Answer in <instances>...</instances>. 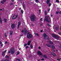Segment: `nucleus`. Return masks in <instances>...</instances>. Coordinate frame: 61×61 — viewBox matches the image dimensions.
I'll return each instance as SVG.
<instances>
[{
  "label": "nucleus",
  "mask_w": 61,
  "mask_h": 61,
  "mask_svg": "<svg viewBox=\"0 0 61 61\" xmlns=\"http://www.w3.org/2000/svg\"><path fill=\"white\" fill-rule=\"evenodd\" d=\"M47 25L48 26H50V27H51V25H49V24L48 23H47Z\"/></svg>",
  "instance_id": "dca6fc26"
},
{
  "label": "nucleus",
  "mask_w": 61,
  "mask_h": 61,
  "mask_svg": "<svg viewBox=\"0 0 61 61\" xmlns=\"http://www.w3.org/2000/svg\"><path fill=\"white\" fill-rule=\"evenodd\" d=\"M59 14H61V11L59 12Z\"/></svg>",
  "instance_id": "3c124183"
},
{
  "label": "nucleus",
  "mask_w": 61,
  "mask_h": 61,
  "mask_svg": "<svg viewBox=\"0 0 61 61\" xmlns=\"http://www.w3.org/2000/svg\"><path fill=\"white\" fill-rule=\"evenodd\" d=\"M30 44H31V41H29L28 42L27 44V45L28 46H30Z\"/></svg>",
  "instance_id": "1a4fd4ad"
},
{
  "label": "nucleus",
  "mask_w": 61,
  "mask_h": 61,
  "mask_svg": "<svg viewBox=\"0 0 61 61\" xmlns=\"http://www.w3.org/2000/svg\"><path fill=\"white\" fill-rule=\"evenodd\" d=\"M60 59H61V58H60V59H57V60H58L59 61H60Z\"/></svg>",
  "instance_id": "7c9ffc66"
},
{
  "label": "nucleus",
  "mask_w": 61,
  "mask_h": 61,
  "mask_svg": "<svg viewBox=\"0 0 61 61\" xmlns=\"http://www.w3.org/2000/svg\"><path fill=\"white\" fill-rule=\"evenodd\" d=\"M4 61H9V60H5Z\"/></svg>",
  "instance_id": "a19ab883"
},
{
  "label": "nucleus",
  "mask_w": 61,
  "mask_h": 61,
  "mask_svg": "<svg viewBox=\"0 0 61 61\" xmlns=\"http://www.w3.org/2000/svg\"><path fill=\"white\" fill-rule=\"evenodd\" d=\"M18 61H20V59H18Z\"/></svg>",
  "instance_id": "69168bd1"
},
{
  "label": "nucleus",
  "mask_w": 61,
  "mask_h": 61,
  "mask_svg": "<svg viewBox=\"0 0 61 61\" xmlns=\"http://www.w3.org/2000/svg\"><path fill=\"white\" fill-rule=\"evenodd\" d=\"M3 9H1L0 10V11H3Z\"/></svg>",
  "instance_id": "603ef678"
},
{
  "label": "nucleus",
  "mask_w": 61,
  "mask_h": 61,
  "mask_svg": "<svg viewBox=\"0 0 61 61\" xmlns=\"http://www.w3.org/2000/svg\"><path fill=\"white\" fill-rule=\"evenodd\" d=\"M13 3H10L11 5H13Z\"/></svg>",
  "instance_id": "864d4df0"
},
{
  "label": "nucleus",
  "mask_w": 61,
  "mask_h": 61,
  "mask_svg": "<svg viewBox=\"0 0 61 61\" xmlns=\"http://www.w3.org/2000/svg\"><path fill=\"white\" fill-rule=\"evenodd\" d=\"M18 59H17L15 60L16 61H17V60H18Z\"/></svg>",
  "instance_id": "052dcab7"
},
{
  "label": "nucleus",
  "mask_w": 61,
  "mask_h": 61,
  "mask_svg": "<svg viewBox=\"0 0 61 61\" xmlns=\"http://www.w3.org/2000/svg\"><path fill=\"white\" fill-rule=\"evenodd\" d=\"M49 43H50V44H51V45H53V42L52 41H49Z\"/></svg>",
  "instance_id": "f8f14e48"
},
{
  "label": "nucleus",
  "mask_w": 61,
  "mask_h": 61,
  "mask_svg": "<svg viewBox=\"0 0 61 61\" xmlns=\"http://www.w3.org/2000/svg\"><path fill=\"white\" fill-rule=\"evenodd\" d=\"M39 11L40 13H41V10H39Z\"/></svg>",
  "instance_id": "49530a36"
},
{
  "label": "nucleus",
  "mask_w": 61,
  "mask_h": 61,
  "mask_svg": "<svg viewBox=\"0 0 61 61\" xmlns=\"http://www.w3.org/2000/svg\"><path fill=\"white\" fill-rule=\"evenodd\" d=\"M55 29L56 30H58V27H56L55 28Z\"/></svg>",
  "instance_id": "6ab92c4d"
},
{
  "label": "nucleus",
  "mask_w": 61,
  "mask_h": 61,
  "mask_svg": "<svg viewBox=\"0 0 61 61\" xmlns=\"http://www.w3.org/2000/svg\"><path fill=\"white\" fill-rule=\"evenodd\" d=\"M51 3H50L49 5V6L50 7V6H51Z\"/></svg>",
  "instance_id": "72a5a7b5"
},
{
  "label": "nucleus",
  "mask_w": 61,
  "mask_h": 61,
  "mask_svg": "<svg viewBox=\"0 0 61 61\" xmlns=\"http://www.w3.org/2000/svg\"><path fill=\"white\" fill-rule=\"evenodd\" d=\"M5 43L6 44H7V41H5Z\"/></svg>",
  "instance_id": "a18cd8bd"
},
{
  "label": "nucleus",
  "mask_w": 61,
  "mask_h": 61,
  "mask_svg": "<svg viewBox=\"0 0 61 61\" xmlns=\"http://www.w3.org/2000/svg\"><path fill=\"white\" fill-rule=\"evenodd\" d=\"M22 33H24V30H22Z\"/></svg>",
  "instance_id": "79ce46f5"
},
{
  "label": "nucleus",
  "mask_w": 61,
  "mask_h": 61,
  "mask_svg": "<svg viewBox=\"0 0 61 61\" xmlns=\"http://www.w3.org/2000/svg\"><path fill=\"white\" fill-rule=\"evenodd\" d=\"M24 33L25 34V33H26V30L25 31H24Z\"/></svg>",
  "instance_id": "58836bf2"
},
{
  "label": "nucleus",
  "mask_w": 61,
  "mask_h": 61,
  "mask_svg": "<svg viewBox=\"0 0 61 61\" xmlns=\"http://www.w3.org/2000/svg\"><path fill=\"white\" fill-rule=\"evenodd\" d=\"M10 52H11V51H9L8 52V53H10Z\"/></svg>",
  "instance_id": "8fccbe9b"
},
{
  "label": "nucleus",
  "mask_w": 61,
  "mask_h": 61,
  "mask_svg": "<svg viewBox=\"0 0 61 61\" xmlns=\"http://www.w3.org/2000/svg\"><path fill=\"white\" fill-rule=\"evenodd\" d=\"M45 15H47V11L46 10L45 11Z\"/></svg>",
  "instance_id": "a211bd4d"
},
{
  "label": "nucleus",
  "mask_w": 61,
  "mask_h": 61,
  "mask_svg": "<svg viewBox=\"0 0 61 61\" xmlns=\"http://www.w3.org/2000/svg\"><path fill=\"white\" fill-rule=\"evenodd\" d=\"M27 46V44H24V46Z\"/></svg>",
  "instance_id": "2f4dec72"
},
{
  "label": "nucleus",
  "mask_w": 61,
  "mask_h": 61,
  "mask_svg": "<svg viewBox=\"0 0 61 61\" xmlns=\"http://www.w3.org/2000/svg\"><path fill=\"white\" fill-rule=\"evenodd\" d=\"M40 20L41 21H42V18H41V19H40Z\"/></svg>",
  "instance_id": "6e6d98bb"
},
{
  "label": "nucleus",
  "mask_w": 61,
  "mask_h": 61,
  "mask_svg": "<svg viewBox=\"0 0 61 61\" xmlns=\"http://www.w3.org/2000/svg\"><path fill=\"white\" fill-rule=\"evenodd\" d=\"M27 37L28 38H30L33 37V36L31 34H29L28 35H27Z\"/></svg>",
  "instance_id": "39448f33"
},
{
  "label": "nucleus",
  "mask_w": 61,
  "mask_h": 61,
  "mask_svg": "<svg viewBox=\"0 0 61 61\" xmlns=\"http://www.w3.org/2000/svg\"><path fill=\"white\" fill-rule=\"evenodd\" d=\"M5 53H4V52H3L2 54V56H5Z\"/></svg>",
  "instance_id": "412c9836"
},
{
  "label": "nucleus",
  "mask_w": 61,
  "mask_h": 61,
  "mask_svg": "<svg viewBox=\"0 0 61 61\" xmlns=\"http://www.w3.org/2000/svg\"><path fill=\"white\" fill-rule=\"evenodd\" d=\"M59 34L60 35H61V33H59Z\"/></svg>",
  "instance_id": "338daca9"
},
{
  "label": "nucleus",
  "mask_w": 61,
  "mask_h": 61,
  "mask_svg": "<svg viewBox=\"0 0 61 61\" xmlns=\"http://www.w3.org/2000/svg\"><path fill=\"white\" fill-rule=\"evenodd\" d=\"M4 2H5V0H3L1 2V3H2V4H4Z\"/></svg>",
  "instance_id": "2eb2a0df"
},
{
  "label": "nucleus",
  "mask_w": 61,
  "mask_h": 61,
  "mask_svg": "<svg viewBox=\"0 0 61 61\" xmlns=\"http://www.w3.org/2000/svg\"><path fill=\"white\" fill-rule=\"evenodd\" d=\"M21 14H23V10H21Z\"/></svg>",
  "instance_id": "c85d7f7f"
},
{
  "label": "nucleus",
  "mask_w": 61,
  "mask_h": 61,
  "mask_svg": "<svg viewBox=\"0 0 61 61\" xmlns=\"http://www.w3.org/2000/svg\"><path fill=\"white\" fill-rule=\"evenodd\" d=\"M50 3V0H47L46 3L47 4H49Z\"/></svg>",
  "instance_id": "9b49d317"
},
{
  "label": "nucleus",
  "mask_w": 61,
  "mask_h": 61,
  "mask_svg": "<svg viewBox=\"0 0 61 61\" xmlns=\"http://www.w3.org/2000/svg\"><path fill=\"white\" fill-rule=\"evenodd\" d=\"M43 36H44V38L45 39H47L48 40H49V37L47 36L46 35V33H44L43 35Z\"/></svg>",
  "instance_id": "7ed1b4c3"
},
{
  "label": "nucleus",
  "mask_w": 61,
  "mask_h": 61,
  "mask_svg": "<svg viewBox=\"0 0 61 61\" xmlns=\"http://www.w3.org/2000/svg\"><path fill=\"white\" fill-rule=\"evenodd\" d=\"M46 45L48 47H50L51 46V45H49L48 44H46Z\"/></svg>",
  "instance_id": "4468645a"
},
{
  "label": "nucleus",
  "mask_w": 61,
  "mask_h": 61,
  "mask_svg": "<svg viewBox=\"0 0 61 61\" xmlns=\"http://www.w3.org/2000/svg\"><path fill=\"white\" fill-rule=\"evenodd\" d=\"M5 58L9 59V56H6L5 57Z\"/></svg>",
  "instance_id": "f3484780"
},
{
  "label": "nucleus",
  "mask_w": 61,
  "mask_h": 61,
  "mask_svg": "<svg viewBox=\"0 0 61 61\" xmlns=\"http://www.w3.org/2000/svg\"><path fill=\"white\" fill-rule=\"evenodd\" d=\"M52 36L55 38H56V39H58V38H59V37L57 35H56L55 34H53L52 35Z\"/></svg>",
  "instance_id": "20e7f679"
},
{
  "label": "nucleus",
  "mask_w": 61,
  "mask_h": 61,
  "mask_svg": "<svg viewBox=\"0 0 61 61\" xmlns=\"http://www.w3.org/2000/svg\"><path fill=\"white\" fill-rule=\"evenodd\" d=\"M40 60H41L39 59V60H38V61H40Z\"/></svg>",
  "instance_id": "0e129e2a"
},
{
  "label": "nucleus",
  "mask_w": 61,
  "mask_h": 61,
  "mask_svg": "<svg viewBox=\"0 0 61 61\" xmlns=\"http://www.w3.org/2000/svg\"><path fill=\"white\" fill-rule=\"evenodd\" d=\"M44 59H41V60L42 61H43V60H44Z\"/></svg>",
  "instance_id": "de8ad7c7"
},
{
  "label": "nucleus",
  "mask_w": 61,
  "mask_h": 61,
  "mask_svg": "<svg viewBox=\"0 0 61 61\" xmlns=\"http://www.w3.org/2000/svg\"><path fill=\"white\" fill-rule=\"evenodd\" d=\"M52 51L53 52H55V50L54 49H52Z\"/></svg>",
  "instance_id": "e433bc0d"
},
{
  "label": "nucleus",
  "mask_w": 61,
  "mask_h": 61,
  "mask_svg": "<svg viewBox=\"0 0 61 61\" xmlns=\"http://www.w3.org/2000/svg\"><path fill=\"white\" fill-rule=\"evenodd\" d=\"M1 44H2V42L1 41H0V45Z\"/></svg>",
  "instance_id": "13d9d810"
},
{
  "label": "nucleus",
  "mask_w": 61,
  "mask_h": 61,
  "mask_svg": "<svg viewBox=\"0 0 61 61\" xmlns=\"http://www.w3.org/2000/svg\"><path fill=\"white\" fill-rule=\"evenodd\" d=\"M30 48H31V49H33V46L32 45H31L30 46Z\"/></svg>",
  "instance_id": "aec40b11"
},
{
  "label": "nucleus",
  "mask_w": 61,
  "mask_h": 61,
  "mask_svg": "<svg viewBox=\"0 0 61 61\" xmlns=\"http://www.w3.org/2000/svg\"><path fill=\"white\" fill-rule=\"evenodd\" d=\"M12 34H13V32H12L11 33H10V35H12Z\"/></svg>",
  "instance_id": "c9c22d12"
},
{
  "label": "nucleus",
  "mask_w": 61,
  "mask_h": 61,
  "mask_svg": "<svg viewBox=\"0 0 61 61\" xmlns=\"http://www.w3.org/2000/svg\"><path fill=\"white\" fill-rule=\"evenodd\" d=\"M35 1L36 2V3H38L39 1H38V0H35Z\"/></svg>",
  "instance_id": "cd10ccee"
},
{
  "label": "nucleus",
  "mask_w": 61,
  "mask_h": 61,
  "mask_svg": "<svg viewBox=\"0 0 61 61\" xmlns=\"http://www.w3.org/2000/svg\"><path fill=\"white\" fill-rule=\"evenodd\" d=\"M43 31L42 30H41V32H42Z\"/></svg>",
  "instance_id": "bf43d9fd"
},
{
  "label": "nucleus",
  "mask_w": 61,
  "mask_h": 61,
  "mask_svg": "<svg viewBox=\"0 0 61 61\" xmlns=\"http://www.w3.org/2000/svg\"><path fill=\"white\" fill-rule=\"evenodd\" d=\"M5 37H6V36H7V35H6V34L5 33Z\"/></svg>",
  "instance_id": "c756f323"
},
{
  "label": "nucleus",
  "mask_w": 61,
  "mask_h": 61,
  "mask_svg": "<svg viewBox=\"0 0 61 61\" xmlns=\"http://www.w3.org/2000/svg\"><path fill=\"white\" fill-rule=\"evenodd\" d=\"M52 55L53 56H56V54L55 53H54L53 52H51V53Z\"/></svg>",
  "instance_id": "ddd939ff"
},
{
  "label": "nucleus",
  "mask_w": 61,
  "mask_h": 61,
  "mask_svg": "<svg viewBox=\"0 0 61 61\" xmlns=\"http://www.w3.org/2000/svg\"><path fill=\"white\" fill-rule=\"evenodd\" d=\"M23 7L24 9H25V6L24 5H23Z\"/></svg>",
  "instance_id": "a878e982"
},
{
  "label": "nucleus",
  "mask_w": 61,
  "mask_h": 61,
  "mask_svg": "<svg viewBox=\"0 0 61 61\" xmlns=\"http://www.w3.org/2000/svg\"><path fill=\"white\" fill-rule=\"evenodd\" d=\"M48 19H49L50 20L51 19L50 17H49V16H46L44 19V20L48 23H49L50 22L48 21Z\"/></svg>",
  "instance_id": "f03ea898"
},
{
  "label": "nucleus",
  "mask_w": 61,
  "mask_h": 61,
  "mask_svg": "<svg viewBox=\"0 0 61 61\" xmlns=\"http://www.w3.org/2000/svg\"><path fill=\"white\" fill-rule=\"evenodd\" d=\"M23 36V35H20V37H21V36Z\"/></svg>",
  "instance_id": "774afa93"
},
{
  "label": "nucleus",
  "mask_w": 61,
  "mask_h": 61,
  "mask_svg": "<svg viewBox=\"0 0 61 61\" xmlns=\"http://www.w3.org/2000/svg\"><path fill=\"white\" fill-rule=\"evenodd\" d=\"M43 56L44 57V58H45L46 59L47 58V56L46 55H45V54H44Z\"/></svg>",
  "instance_id": "9d476101"
},
{
  "label": "nucleus",
  "mask_w": 61,
  "mask_h": 61,
  "mask_svg": "<svg viewBox=\"0 0 61 61\" xmlns=\"http://www.w3.org/2000/svg\"><path fill=\"white\" fill-rule=\"evenodd\" d=\"M1 46H3V44H2L1 45Z\"/></svg>",
  "instance_id": "5fc2aeb1"
},
{
  "label": "nucleus",
  "mask_w": 61,
  "mask_h": 61,
  "mask_svg": "<svg viewBox=\"0 0 61 61\" xmlns=\"http://www.w3.org/2000/svg\"><path fill=\"white\" fill-rule=\"evenodd\" d=\"M4 21H6V20H7V19H4Z\"/></svg>",
  "instance_id": "4c0bfd02"
},
{
  "label": "nucleus",
  "mask_w": 61,
  "mask_h": 61,
  "mask_svg": "<svg viewBox=\"0 0 61 61\" xmlns=\"http://www.w3.org/2000/svg\"><path fill=\"white\" fill-rule=\"evenodd\" d=\"M31 20V21H34L36 19V16L34 15H31V17H30Z\"/></svg>",
  "instance_id": "f257e3e1"
},
{
  "label": "nucleus",
  "mask_w": 61,
  "mask_h": 61,
  "mask_svg": "<svg viewBox=\"0 0 61 61\" xmlns=\"http://www.w3.org/2000/svg\"><path fill=\"white\" fill-rule=\"evenodd\" d=\"M51 47L52 48H55V46L53 45H51Z\"/></svg>",
  "instance_id": "5701e85b"
},
{
  "label": "nucleus",
  "mask_w": 61,
  "mask_h": 61,
  "mask_svg": "<svg viewBox=\"0 0 61 61\" xmlns=\"http://www.w3.org/2000/svg\"><path fill=\"white\" fill-rule=\"evenodd\" d=\"M50 9L49 8L48 9V12H49L50 11Z\"/></svg>",
  "instance_id": "f704fd0d"
},
{
  "label": "nucleus",
  "mask_w": 61,
  "mask_h": 61,
  "mask_svg": "<svg viewBox=\"0 0 61 61\" xmlns=\"http://www.w3.org/2000/svg\"><path fill=\"white\" fill-rule=\"evenodd\" d=\"M56 2H57L58 3H59L60 2L58 0H56Z\"/></svg>",
  "instance_id": "393cba45"
},
{
  "label": "nucleus",
  "mask_w": 61,
  "mask_h": 61,
  "mask_svg": "<svg viewBox=\"0 0 61 61\" xmlns=\"http://www.w3.org/2000/svg\"><path fill=\"white\" fill-rule=\"evenodd\" d=\"M21 25V22H18V25Z\"/></svg>",
  "instance_id": "4be33fe9"
},
{
  "label": "nucleus",
  "mask_w": 61,
  "mask_h": 61,
  "mask_svg": "<svg viewBox=\"0 0 61 61\" xmlns=\"http://www.w3.org/2000/svg\"><path fill=\"white\" fill-rule=\"evenodd\" d=\"M11 27L13 29L15 28V25L14 24H12L11 26Z\"/></svg>",
  "instance_id": "6e6552de"
},
{
  "label": "nucleus",
  "mask_w": 61,
  "mask_h": 61,
  "mask_svg": "<svg viewBox=\"0 0 61 61\" xmlns=\"http://www.w3.org/2000/svg\"><path fill=\"white\" fill-rule=\"evenodd\" d=\"M11 51V54L12 55L14 54L15 53V50L14 49H11L10 50Z\"/></svg>",
  "instance_id": "423d86ee"
},
{
  "label": "nucleus",
  "mask_w": 61,
  "mask_h": 61,
  "mask_svg": "<svg viewBox=\"0 0 61 61\" xmlns=\"http://www.w3.org/2000/svg\"><path fill=\"white\" fill-rule=\"evenodd\" d=\"M37 54L40 55V56H41V55H42V54H41V51H37Z\"/></svg>",
  "instance_id": "0eeeda50"
},
{
  "label": "nucleus",
  "mask_w": 61,
  "mask_h": 61,
  "mask_svg": "<svg viewBox=\"0 0 61 61\" xmlns=\"http://www.w3.org/2000/svg\"><path fill=\"white\" fill-rule=\"evenodd\" d=\"M11 1L12 2H14V0H12Z\"/></svg>",
  "instance_id": "e2e57ef3"
},
{
  "label": "nucleus",
  "mask_w": 61,
  "mask_h": 61,
  "mask_svg": "<svg viewBox=\"0 0 61 61\" xmlns=\"http://www.w3.org/2000/svg\"><path fill=\"white\" fill-rule=\"evenodd\" d=\"M39 49H41V47H39Z\"/></svg>",
  "instance_id": "4d7b16f0"
},
{
  "label": "nucleus",
  "mask_w": 61,
  "mask_h": 61,
  "mask_svg": "<svg viewBox=\"0 0 61 61\" xmlns=\"http://www.w3.org/2000/svg\"><path fill=\"white\" fill-rule=\"evenodd\" d=\"M6 51H4L3 52V53H6Z\"/></svg>",
  "instance_id": "ea45409f"
},
{
  "label": "nucleus",
  "mask_w": 61,
  "mask_h": 61,
  "mask_svg": "<svg viewBox=\"0 0 61 61\" xmlns=\"http://www.w3.org/2000/svg\"><path fill=\"white\" fill-rule=\"evenodd\" d=\"M20 54V52H18L17 53V54H16V56H17V55H18Z\"/></svg>",
  "instance_id": "b1692460"
},
{
  "label": "nucleus",
  "mask_w": 61,
  "mask_h": 61,
  "mask_svg": "<svg viewBox=\"0 0 61 61\" xmlns=\"http://www.w3.org/2000/svg\"><path fill=\"white\" fill-rule=\"evenodd\" d=\"M15 16H16V18H17V16H18L16 15Z\"/></svg>",
  "instance_id": "680f3d73"
},
{
  "label": "nucleus",
  "mask_w": 61,
  "mask_h": 61,
  "mask_svg": "<svg viewBox=\"0 0 61 61\" xmlns=\"http://www.w3.org/2000/svg\"><path fill=\"white\" fill-rule=\"evenodd\" d=\"M36 35L37 36H39V35H38V33H36Z\"/></svg>",
  "instance_id": "37998d69"
},
{
  "label": "nucleus",
  "mask_w": 61,
  "mask_h": 61,
  "mask_svg": "<svg viewBox=\"0 0 61 61\" xmlns=\"http://www.w3.org/2000/svg\"><path fill=\"white\" fill-rule=\"evenodd\" d=\"M19 25H18V28H19Z\"/></svg>",
  "instance_id": "09e8293b"
},
{
  "label": "nucleus",
  "mask_w": 61,
  "mask_h": 61,
  "mask_svg": "<svg viewBox=\"0 0 61 61\" xmlns=\"http://www.w3.org/2000/svg\"><path fill=\"white\" fill-rule=\"evenodd\" d=\"M58 14V11H56V14Z\"/></svg>",
  "instance_id": "c03bdc74"
},
{
  "label": "nucleus",
  "mask_w": 61,
  "mask_h": 61,
  "mask_svg": "<svg viewBox=\"0 0 61 61\" xmlns=\"http://www.w3.org/2000/svg\"><path fill=\"white\" fill-rule=\"evenodd\" d=\"M28 47H29V46H27L25 48L26 49H27V48H28Z\"/></svg>",
  "instance_id": "473e14b6"
},
{
  "label": "nucleus",
  "mask_w": 61,
  "mask_h": 61,
  "mask_svg": "<svg viewBox=\"0 0 61 61\" xmlns=\"http://www.w3.org/2000/svg\"><path fill=\"white\" fill-rule=\"evenodd\" d=\"M12 19H15V17H14V16H13L12 17Z\"/></svg>",
  "instance_id": "bb28decb"
}]
</instances>
